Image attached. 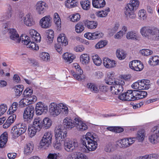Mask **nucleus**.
I'll return each mask as SVG.
<instances>
[{
  "label": "nucleus",
  "mask_w": 159,
  "mask_h": 159,
  "mask_svg": "<svg viewBox=\"0 0 159 159\" xmlns=\"http://www.w3.org/2000/svg\"><path fill=\"white\" fill-rule=\"evenodd\" d=\"M81 142L84 149L82 151L89 153L95 151L98 147L97 141L98 140V136L93 132H87L81 139Z\"/></svg>",
  "instance_id": "nucleus-1"
},
{
  "label": "nucleus",
  "mask_w": 159,
  "mask_h": 159,
  "mask_svg": "<svg viewBox=\"0 0 159 159\" xmlns=\"http://www.w3.org/2000/svg\"><path fill=\"white\" fill-rule=\"evenodd\" d=\"M56 142L53 144L54 148L60 151L62 148V144L66 137L67 136V132L61 125H57L54 130Z\"/></svg>",
  "instance_id": "nucleus-2"
},
{
  "label": "nucleus",
  "mask_w": 159,
  "mask_h": 159,
  "mask_svg": "<svg viewBox=\"0 0 159 159\" xmlns=\"http://www.w3.org/2000/svg\"><path fill=\"white\" fill-rule=\"evenodd\" d=\"M140 33L151 40H159V29L157 28L144 26L140 29Z\"/></svg>",
  "instance_id": "nucleus-3"
},
{
  "label": "nucleus",
  "mask_w": 159,
  "mask_h": 159,
  "mask_svg": "<svg viewBox=\"0 0 159 159\" xmlns=\"http://www.w3.org/2000/svg\"><path fill=\"white\" fill-rule=\"evenodd\" d=\"M52 133L51 131L45 132L40 141V148L48 147L52 143Z\"/></svg>",
  "instance_id": "nucleus-4"
},
{
  "label": "nucleus",
  "mask_w": 159,
  "mask_h": 159,
  "mask_svg": "<svg viewBox=\"0 0 159 159\" xmlns=\"http://www.w3.org/2000/svg\"><path fill=\"white\" fill-rule=\"evenodd\" d=\"M19 23L20 25L24 24L28 26H31L35 24V22L30 14H27L25 16L22 13L19 15Z\"/></svg>",
  "instance_id": "nucleus-5"
},
{
  "label": "nucleus",
  "mask_w": 159,
  "mask_h": 159,
  "mask_svg": "<svg viewBox=\"0 0 159 159\" xmlns=\"http://www.w3.org/2000/svg\"><path fill=\"white\" fill-rule=\"evenodd\" d=\"M20 41L24 44L26 45L28 48L37 51L39 49L38 46L35 43L30 41V38L25 34H22L20 37Z\"/></svg>",
  "instance_id": "nucleus-6"
},
{
  "label": "nucleus",
  "mask_w": 159,
  "mask_h": 159,
  "mask_svg": "<svg viewBox=\"0 0 159 159\" xmlns=\"http://www.w3.org/2000/svg\"><path fill=\"white\" fill-rule=\"evenodd\" d=\"M26 127L22 124H19L12 127L11 130V133L14 138L18 137L21 134L25 132Z\"/></svg>",
  "instance_id": "nucleus-7"
},
{
  "label": "nucleus",
  "mask_w": 159,
  "mask_h": 159,
  "mask_svg": "<svg viewBox=\"0 0 159 159\" xmlns=\"http://www.w3.org/2000/svg\"><path fill=\"white\" fill-rule=\"evenodd\" d=\"M125 84V82L122 80H117L114 84L110 87L111 93L115 94H118L123 90V86Z\"/></svg>",
  "instance_id": "nucleus-8"
},
{
  "label": "nucleus",
  "mask_w": 159,
  "mask_h": 159,
  "mask_svg": "<svg viewBox=\"0 0 159 159\" xmlns=\"http://www.w3.org/2000/svg\"><path fill=\"white\" fill-rule=\"evenodd\" d=\"M64 148L68 152L73 151L79 146L78 142L75 140H71L67 138L64 141Z\"/></svg>",
  "instance_id": "nucleus-9"
},
{
  "label": "nucleus",
  "mask_w": 159,
  "mask_h": 159,
  "mask_svg": "<svg viewBox=\"0 0 159 159\" xmlns=\"http://www.w3.org/2000/svg\"><path fill=\"white\" fill-rule=\"evenodd\" d=\"M34 112V107L29 106L25 109L23 114V117L25 121L30 122L33 117Z\"/></svg>",
  "instance_id": "nucleus-10"
},
{
  "label": "nucleus",
  "mask_w": 159,
  "mask_h": 159,
  "mask_svg": "<svg viewBox=\"0 0 159 159\" xmlns=\"http://www.w3.org/2000/svg\"><path fill=\"white\" fill-rule=\"evenodd\" d=\"M135 90H128L124 93L119 96V98L122 101H131L136 100L135 96L134 94L135 93Z\"/></svg>",
  "instance_id": "nucleus-11"
},
{
  "label": "nucleus",
  "mask_w": 159,
  "mask_h": 159,
  "mask_svg": "<svg viewBox=\"0 0 159 159\" xmlns=\"http://www.w3.org/2000/svg\"><path fill=\"white\" fill-rule=\"evenodd\" d=\"M35 7L36 11L38 15H43L46 12L48 6L45 2L40 1L37 2Z\"/></svg>",
  "instance_id": "nucleus-12"
},
{
  "label": "nucleus",
  "mask_w": 159,
  "mask_h": 159,
  "mask_svg": "<svg viewBox=\"0 0 159 159\" xmlns=\"http://www.w3.org/2000/svg\"><path fill=\"white\" fill-rule=\"evenodd\" d=\"M49 112L51 116L56 117L61 114L59 103H51L49 106Z\"/></svg>",
  "instance_id": "nucleus-13"
},
{
  "label": "nucleus",
  "mask_w": 159,
  "mask_h": 159,
  "mask_svg": "<svg viewBox=\"0 0 159 159\" xmlns=\"http://www.w3.org/2000/svg\"><path fill=\"white\" fill-rule=\"evenodd\" d=\"M75 123V127L79 131H83L88 129V123L83 121L79 117L74 119Z\"/></svg>",
  "instance_id": "nucleus-14"
},
{
  "label": "nucleus",
  "mask_w": 159,
  "mask_h": 159,
  "mask_svg": "<svg viewBox=\"0 0 159 159\" xmlns=\"http://www.w3.org/2000/svg\"><path fill=\"white\" fill-rule=\"evenodd\" d=\"M73 67L77 70V74L73 73V76L74 78L78 80H81L85 78V75L83 74V71L81 69L80 66L76 63L73 64Z\"/></svg>",
  "instance_id": "nucleus-15"
},
{
  "label": "nucleus",
  "mask_w": 159,
  "mask_h": 159,
  "mask_svg": "<svg viewBox=\"0 0 159 159\" xmlns=\"http://www.w3.org/2000/svg\"><path fill=\"white\" fill-rule=\"evenodd\" d=\"M51 18L49 15H47L42 18L40 20L39 24L43 28H49L51 25Z\"/></svg>",
  "instance_id": "nucleus-16"
},
{
  "label": "nucleus",
  "mask_w": 159,
  "mask_h": 159,
  "mask_svg": "<svg viewBox=\"0 0 159 159\" xmlns=\"http://www.w3.org/2000/svg\"><path fill=\"white\" fill-rule=\"evenodd\" d=\"M135 9L127 4L124 9V12L128 19H134L136 17Z\"/></svg>",
  "instance_id": "nucleus-17"
},
{
  "label": "nucleus",
  "mask_w": 159,
  "mask_h": 159,
  "mask_svg": "<svg viewBox=\"0 0 159 159\" xmlns=\"http://www.w3.org/2000/svg\"><path fill=\"white\" fill-rule=\"evenodd\" d=\"M129 66L130 68L136 71H140L144 68L143 64L138 60H134L130 62Z\"/></svg>",
  "instance_id": "nucleus-18"
},
{
  "label": "nucleus",
  "mask_w": 159,
  "mask_h": 159,
  "mask_svg": "<svg viewBox=\"0 0 159 159\" xmlns=\"http://www.w3.org/2000/svg\"><path fill=\"white\" fill-rule=\"evenodd\" d=\"M35 110L36 114L40 115L43 113H46L48 111V107L42 102H39L36 104Z\"/></svg>",
  "instance_id": "nucleus-19"
},
{
  "label": "nucleus",
  "mask_w": 159,
  "mask_h": 159,
  "mask_svg": "<svg viewBox=\"0 0 159 159\" xmlns=\"http://www.w3.org/2000/svg\"><path fill=\"white\" fill-rule=\"evenodd\" d=\"M103 34L101 32H96L91 33L88 32L85 33L84 36L88 39H94L102 37Z\"/></svg>",
  "instance_id": "nucleus-20"
},
{
  "label": "nucleus",
  "mask_w": 159,
  "mask_h": 159,
  "mask_svg": "<svg viewBox=\"0 0 159 159\" xmlns=\"http://www.w3.org/2000/svg\"><path fill=\"white\" fill-rule=\"evenodd\" d=\"M115 75V73L113 71H111L108 72L107 73V77L105 79V83L110 85H114L115 82L117 80H114Z\"/></svg>",
  "instance_id": "nucleus-21"
},
{
  "label": "nucleus",
  "mask_w": 159,
  "mask_h": 159,
  "mask_svg": "<svg viewBox=\"0 0 159 159\" xmlns=\"http://www.w3.org/2000/svg\"><path fill=\"white\" fill-rule=\"evenodd\" d=\"M9 35L10 39L14 41L16 43H19L20 42V37L19 35L14 29H11L9 30Z\"/></svg>",
  "instance_id": "nucleus-22"
},
{
  "label": "nucleus",
  "mask_w": 159,
  "mask_h": 159,
  "mask_svg": "<svg viewBox=\"0 0 159 159\" xmlns=\"http://www.w3.org/2000/svg\"><path fill=\"white\" fill-rule=\"evenodd\" d=\"M148 140L150 143L156 144L159 143V134L153 132L148 136Z\"/></svg>",
  "instance_id": "nucleus-23"
},
{
  "label": "nucleus",
  "mask_w": 159,
  "mask_h": 159,
  "mask_svg": "<svg viewBox=\"0 0 159 159\" xmlns=\"http://www.w3.org/2000/svg\"><path fill=\"white\" fill-rule=\"evenodd\" d=\"M63 123L64 127L66 129H70L75 126L74 120H73L68 117H66L63 120Z\"/></svg>",
  "instance_id": "nucleus-24"
},
{
  "label": "nucleus",
  "mask_w": 159,
  "mask_h": 159,
  "mask_svg": "<svg viewBox=\"0 0 159 159\" xmlns=\"http://www.w3.org/2000/svg\"><path fill=\"white\" fill-rule=\"evenodd\" d=\"M103 63L104 66L107 68H113L116 65V62L115 61L107 58L103 59Z\"/></svg>",
  "instance_id": "nucleus-25"
},
{
  "label": "nucleus",
  "mask_w": 159,
  "mask_h": 159,
  "mask_svg": "<svg viewBox=\"0 0 159 159\" xmlns=\"http://www.w3.org/2000/svg\"><path fill=\"white\" fill-rule=\"evenodd\" d=\"M42 120L41 118L37 117L34 119L33 125L31 126L39 131L42 127Z\"/></svg>",
  "instance_id": "nucleus-26"
},
{
  "label": "nucleus",
  "mask_w": 159,
  "mask_h": 159,
  "mask_svg": "<svg viewBox=\"0 0 159 159\" xmlns=\"http://www.w3.org/2000/svg\"><path fill=\"white\" fill-rule=\"evenodd\" d=\"M29 34L32 37L33 41L37 42H40L41 40V37L40 34L36 31L31 29L29 30Z\"/></svg>",
  "instance_id": "nucleus-27"
},
{
  "label": "nucleus",
  "mask_w": 159,
  "mask_h": 159,
  "mask_svg": "<svg viewBox=\"0 0 159 159\" xmlns=\"http://www.w3.org/2000/svg\"><path fill=\"white\" fill-rule=\"evenodd\" d=\"M126 38L128 39L137 40L139 39L138 33L135 31H129L126 35Z\"/></svg>",
  "instance_id": "nucleus-28"
},
{
  "label": "nucleus",
  "mask_w": 159,
  "mask_h": 159,
  "mask_svg": "<svg viewBox=\"0 0 159 159\" xmlns=\"http://www.w3.org/2000/svg\"><path fill=\"white\" fill-rule=\"evenodd\" d=\"M8 136L6 132H4L0 136V148H3L6 146Z\"/></svg>",
  "instance_id": "nucleus-29"
},
{
  "label": "nucleus",
  "mask_w": 159,
  "mask_h": 159,
  "mask_svg": "<svg viewBox=\"0 0 159 159\" xmlns=\"http://www.w3.org/2000/svg\"><path fill=\"white\" fill-rule=\"evenodd\" d=\"M93 6L97 8H101L104 7L106 5L104 0H92Z\"/></svg>",
  "instance_id": "nucleus-30"
},
{
  "label": "nucleus",
  "mask_w": 159,
  "mask_h": 159,
  "mask_svg": "<svg viewBox=\"0 0 159 159\" xmlns=\"http://www.w3.org/2000/svg\"><path fill=\"white\" fill-rule=\"evenodd\" d=\"M75 57V56L74 54L66 52L63 55L64 60L69 63L72 62Z\"/></svg>",
  "instance_id": "nucleus-31"
},
{
  "label": "nucleus",
  "mask_w": 159,
  "mask_h": 159,
  "mask_svg": "<svg viewBox=\"0 0 159 159\" xmlns=\"http://www.w3.org/2000/svg\"><path fill=\"white\" fill-rule=\"evenodd\" d=\"M16 118V115L15 114H13L10 116L3 125V128H8L14 121Z\"/></svg>",
  "instance_id": "nucleus-32"
},
{
  "label": "nucleus",
  "mask_w": 159,
  "mask_h": 159,
  "mask_svg": "<svg viewBox=\"0 0 159 159\" xmlns=\"http://www.w3.org/2000/svg\"><path fill=\"white\" fill-rule=\"evenodd\" d=\"M81 63L84 65H86L89 62L90 57L88 54L86 53L82 54L80 57Z\"/></svg>",
  "instance_id": "nucleus-33"
},
{
  "label": "nucleus",
  "mask_w": 159,
  "mask_h": 159,
  "mask_svg": "<svg viewBox=\"0 0 159 159\" xmlns=\"http://www.w3.org/2000/svg\"><path fill=\"white\" fill-rule=\"evenodd\" d=\"M158 155L156 153H152L140 156L136 159H157Z\"/></svg>",
  "instance_id": "nucleus-34"
},
{
  "label": "nucleus",
  "mask_w": 159,
  "mask_h": 159,
  "mask_svg": "<svg viewBox=\"0 0 159 159\" xmlns=\"http://www.w3.org/2000/svg\"><path fill=\"white\" fill-rule=\"evenodd\" d=\"M57 40L58 43L61 44L62 45L66 46L68 44L67 39L64 34H61L59 35Z\"/></svg>",
  "instance_id": "nucleus-35"
},
{
  "label": "nucleus",
  "mask_w": 159,
  "mask_h": 159,
  "mask_svg": "<svg viewBox=\"0 0 159 159\" xmlns=\"http://www.w3.org/2000/svg\"><path fill=\"white\" fill-rule=\"evenodd\" d=\"M139 82L140 89V90L148 89L150 88V81L149 80H140Z\"/></svg>",
  "instance_id": "nucleus-36"
},
{
  "label": "nucleus",
  "mask_w": 159,
  "mask_h": 159,
  "mask_svg": "<svg viewBox=\"0 0 159 159\" xmlns=\"http://www.w3.org/2000/svg\"><path fill=\"white\" fill-rule=\"evenodd\" d=\"M34 145L31 143H28L24 147V153L26 155L30 154L33 151Z\"/></svg>",
  "instance_id": "nucleus-37"
},
{
  "label": "nucleus",
  "mask_w": 159,
  "mask_h": 159,
  "mask_svg": "<svg viewBox=\"0 0 159 159\" xmlns=\"http://www.w3.org/2000/svg\"><path fill=\"white\" fill-rule=\"evenodd\" d=\"M84 24L88 29H95L98 25L97 22L95 21H89L86 20L84 22Z\"/></svg>",
  "instance_id": "nucleus-38"
},
{
  "label": "nucleus",
  "mask_w": 159,
  "mask_h": 159,
  "mask_svg": "<svg viewBox=\"0 0 159 159\" xmlns=\"http://www.w3.org/2000/svg\"><path fill=\"white\" fill-rule=\"evenodd\" d=\"M145 132L144 130H141L138 132L136 139L139 142H142L144 139L145 136Z\"/></svg>",
  "instance_id": "nucleus-39"
},
{
  "label": "nucleus",
  "mask_w": 159,
  "mask_h": 159,
  "mask_svg": "<svg viewBox=\"0 0 159 159\" xmlns=\"http://www.w3.org/2000/svg\"><path fill=\"white\" fill-rule=\"evenodd\" d=\"M110 11V8L107 7L104 10L98 11L96 12L97 16L99 17H106Z\"/></svg>",
  "instance_id": "nucleus-40"
},
{
  "label": "nucleus",
  "mask_w": 159,
  "mask_h": 159,
  "mask_svg": "<svg viewBox=\"0 0 159 159\" xmlns=\"http://www.w3.org/2000/svg\"><path fill=\"white\" fill-rule=\"evenodd\" d=\"M135 93L134 94L135 96V98H136V100L143 98L145 97L147 95V93L143 91H138V90H135Z\"/></svg>",
  "instance_id": "nucleus-41"
},
{
  "label": "nucleus",
  "mask_w": 159,
  "mask_h": 159,
  "mask_svg": "<svg viewBox=\"0 0 159 159\" xmlns=\"http://www.w3.org/2000/svg\"><path fill=\"white\" fill-rule=\"evenodd\" d=\"M46 35L47 36V40L48 43H52L54 38V32L52 30H49L47 31Z\"/></svg>",
  "instance_id": "nucleus-42"
},
{
  "label": "nucleus",
  "mask_w": 159,
  "mask_h": 159,
  "mask_svg": "<svg viewBox=\"0 0 159 159\" xmlns=\"http://www.w3.org/2000/svg\"><path fill=\"white\" fill-rule=\"evenodd\" d=\"M149 64L151 66H155L159 64V57L155 56L150 58L148 61Z\"/></svg>",
  "instance_id": "nucleus-43"
},
{
  "label": "nucleus",
  "mask_w": 159,
  "mask_h": 159,
  "mask_svg": "<svg viewBox=\"0 0 159 159\" xmlns=\"http://www.w3.org/2000/svg\"><path fill=\"white\" fill-rule=\"evenodd\" d=\"M116 54L117 58L120 60L125 59L126 57V53L125 52L121 49H117L116 51Z\"/></svg>",
  "instance_id": "nucleus-44"
},
{
  "label": "nucleus",
  "mask_w": 159,
  "mask_h": 159,
  "mask_svg": "<svg viewBox=\"0 0 159 159\" xmlns=\"http://www.w3.org/2000/svg\"><path fill=\"white\" fill-rule=\"evenodd\" d=\"M42 127L46 129H48L52 125L51 120L48 117H45L43 119L42 122Z\"/></svg>",
  "instance_id": "nucleus-45"
},
{
  "label": "nucleus",
  "mask_w": 159,
  "mask_h": 159,
  "mask_svg": "<svg viewBox=\"0 0 159 159\" xmlns=\"http://www.w3.org/2000/svg\"><path fill=\"white\" fill-rule=\"evenodd\" d=\"M92 57L94 64L97 66H100L102 63V61L98 55L93 54Z\"/></svg>",
  "instance_id": "nucleus-46"
},
{
  "label": "nucleus",
  "mask_w": 159,
  "mask_h": 159,
  "mask_svg": "<svg viewBox=\"0 0 159 159\" xmlns=\"http://www.w3.org/2000/svg\"><path fill=\"white\" fill-rule=\"evenodd\" d=\"M13 14V10L12 6L9 4L7 5L6 11L5 12V16L7 19H10Z\"/></svg>",
  "instance_id": "nucleus-47"
},
{
  "label": "nucleus",
  "mask_w": 159,
  "mask_h": 159,
  "mask_svg": "<svg viewBox=\"0 0 159 159\" xmlns=\"http://www.w3.org/2000/svg\"><path fill=\"white\" fill-rule=\"evenodd\" d=\"M59 108L61 110V113H62L67 115L69 112L68 108L67 105L63 103H59Z\"/></svg>",
  "instance_id": "nucleus-48"
},
{
  "label": "nucleus",
  "mask_w": 159,
  "mask_h": 159,
  "mask_svg": "<svg viewBox=\"0 0 159 159\" xmlns=\"http://www.w3.org/2000/svg\"><path fill=\"white\" fill-rule=\"evenodd\" d=\"M77 0H67L65 2L66 6L69 8H71L77 6Z\"/></svg>",
  "instance_id": "nucleus-49"
},
{
  "label": "nucleus",
  "mask_w": 159,
  "mask_h": 159,
  "mask_svg": "<svg viewBox=\"0 0 159 159\" xmlns=\"http://www.w3.org/2000/svg\"><path fill=\"white\" fill-rule=\"evenodd\" d=\"M23 98L28 103L29 105H30L35 102L37 100V98L35 96H24Z\"/></svg>",
  "instance_id": "nucleus-50"
},
{
  "label": "nucleus",
  "mask_w": 159,
  "mask_h": 159,
  "mask_svg": "<svg viewBox=\"0 0 159 159\" xmlns=\"http://www.w3.org/2000/svg\"><path fill=\"white\" fill-rule=\"evenodd\" d=\"M54 22L55 24L58 27H61V21L58 14L57 13H55L53 16Z\"/></svg>",
  "instance_id": "nucleus-51"
},
{
  "label": "nucleus",
  "mask_w": 159,
  "mask_h": 159,
  "mask_svg": "<svg viewBox=\"0 0 159 159\" xmlns=\"http://www.w3.org/2000/svg\"><path fill=\"white\" fill-rule=\"evenodd\" d=\"M23 86L21 85H18L15 87V94L16 96H19L21 95L23 90Z\"/></svg>",
  "instance_id": "nucleus-52"
},
{
  "label": "nucleus",
  "mask_w": 159,
  "mask_h": 159,
  "mask_svg": "<svg viewBox=\"0 0 159 159\" xmlns=\"http://www.w3.org/2000/svg\"><path fill=\"white\" fill-rule=\"evenodd\" d=\"M37 129L30 125L28 127V132L29 136L32 138L34 136L37 131H39Z\"/></svg>",
  "instance_id": "nucleus-53"
},
{
  "label": "nucleus",
  "mask_w": 159,
  "mask_h": 159,
  "mask_svg": "<svg viewBox=\"0 0 159 159\" xmlns=\"http://www.w3.org/2000/svg\"><path fill=\"white\" fill-rule=\"evenodd\" d=\"M80 4L82 8L85 10H88L90 8L91 2L89 0H85L80 2Z\"/></svg>",
  "instance_id": "nucleus-54"
},
{
  "label": "nucleus",
  "mask_w": 159,
  "mask_h": 159,
  "mask_svg": "<svg viewBox=\"0 0 159 159\" xmlns=\"http://www.w3.org/2000/svg\"><path fill=\"white\" fill-rule=\"evenodd\" d=\"M75 28L76 32L80 33L84 30V27L82 23H79L75 25Z\"/></svg>",
  "instance_id": "nucleus-55"
},
{
  "label": "nucleus",
  "mask_w": 159,
  "mask_h": 159,
  "mask_svg": "<svg viewBox=\"0 0 159 159\" xmlns=\"http://www.w3.org/2000/svg\"><path fill=\"white\" fill-rule=\"evenodd\" d=\"M87 87L90 89L93 92L97 93L98 92L99 90L96 84L93 83H88L87 85Z\"/></svg>",
  "instance_id": "nucleus-56"
},
{
  "label": "nucleus",
  "mask_w": 159,
  "mask_h": 159,
  "mask_svg": "<svg viewBox=\"0 0 159 159\" xmlns=\"http://www.w3.org/2000/svg\"><path fill=\"white\" fill-rule=\"evenodd\" d=\"M39 57L42 60L45 61H48L50 60V55L47 52H43L41 53Z\"/></svg>",
  "instance_id": "nucleus-57"
},
{
  "label": "nucleus",
  "mask_w": 159,
  "mask_h": 159,
  "mask_svg": "<svg viewBox=\"0 0 159 159\" xmlns=\"http://www.w3.org/2000/svg\"><path fill=\"white\" fill-rule=\"evenodd\" d=\"M139 4L138 0H130L129 3L127 4L136 10L139 6Z\"/></svg>",
  "instance_id": "nucleus-58"
},
{
  "label": "nucleus",
  "mask_w": 159,
  "mask_h": 159,
  "mask_svg": "<svg viewBox=\"0 0 159 159\" xmlns=\"http://www.w3.org/2000/svg\"><path fill=\"white\" fill-rule=\"evenodd\" d=\"M61 156L59 153H49L47 158L48 159H60Z\"/></svg>",
  "instance_id": "nucleus-59"
},
{
  "label": "nucleus",
  "mask_w": 159,
  "mask_h": 159,
  "mask_svg": "<svg viewBox=\"0 0 159 159\" xmlns=\"http://www.w3.org/2000/svg\"><path fill=\"white\" fill-rule=\"evenodd\" d=\"M115 150L114 145L111 143L107 144L105 146L104 150L106 152H110Z\"/></svg>",
  "instance_id": "nucleus-60"
},
{
  "label": "nucleus",
  "mask_w": 159,
  "mask_h": 159,
  "mask_svg": "<svg viewBox=\"0 0 159 159\" xmlns=\"http://www.w3.org/2000/svg\"><path fill=\"white\" fill-rule=\"evenodd\" d=\"M119 26L118 24H115L114 26L112 28L108 30V32L110 36H113L114 33L117 30Z\"/></svg>",
  "instance_id": "nucleus-61"
},
{
  "label": "nucleus",
  "mask_w": 159,
  "mask_h": 159,
  "mask_svg": "<svg viewBox=\"0 0 159 159\" xmlns=\"http://www.w3.org/2000/svg\"><path fill=\"white\" fill-rule=\"evenodd\" d=\"M146 12L145 10L142 9L140 10L138 13V16L140 19L143 20H146L147 18Z\"/></svg>",
  "instance_id": "nucleus-62"
},
{
  "label": "nucleus",
  "mask_w": 159,
  "mask_h": 159,
  "mask_svg": "<svg viewBox=\"0 0 159 159\" xmlns=\"http://www.w3.org/2000/svg\"><path fill=\"white\" fill-rule=\"evenodd\" d=\"M70 20L73 22H75L79 20L80 16L78 13L73 14L70 16Z\"/></svg>",
  "instance_id": "nucleus-63"
},
{
  "label": "nucleus",
  "mask_w": 159,
  "mask_h": 159,
  "mask_svg": "<svg viewBox=\"0 0 159 159\" xmlns=\"http://www.w3.org/2000/svg\"><path fill=\"white\" fill-rule=\"evenodd\" d=\"M140 53L144 56H148L152 54L153 52L148 49H142L139 51Z\"/></svg>",
  "instance_id": "nucleus-64"
}]
</instances>
